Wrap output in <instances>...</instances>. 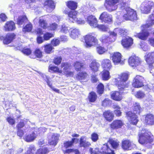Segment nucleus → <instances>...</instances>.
I'll return each mask as SVG.
<instances>
[{"instance_id":"f257e3e1","label":"nucleus","mask_w":154,"mask_h":154,"mask_svg":"<svg viewBox=\"0 0 154 154\" xmlns=\"http://www.w3.org/2000/svg\"><path fill=\"white\" fill-rule=\"evenodd\" d=\"M122 4L121 7L122 11L117 12L116 18L119 20H123L124 19L126 20H137V18L136 12L127 7L125 3H123Z\"/></svg>"},{"instance_id":"f03ea898","label":"nucleus","mask_w":154,"mask_h":154,"mask_svg":"<svg viewBox=\"0 0 154 154\" xmlns=\"http://www.w3.org/2000/svg\"><path fill=\"white\" fill-rule=\"evenodd\" d=\"M133 110L134 113L130 111L126 113V115L130 123L134 125H136L138 120L136 114H139L142 110L139 103H136L134 104Z\"/></svg>"},{"instance_id":"7ed1b4c3","label":"nucleus","mask_w":154,"mask_h":154,"mask_svg":"<svg viewBox=\"0 0 154 154\" xmlns=\"http://www.w3.org/2000/svg\"><path fill=\"white\" fill-rule=\"evenodd\" d=\"M129 76L128 72H123L119 75L118 79H115L113 80L115 84L118 86V89L121 91L125 88H127L128 85L126 82Z\"/></svg>"},{"instance_id":"20e7f679","label":"nucleus","mask_w":154,"mask_h":154,"mask_svg":"<svg viewBox=\"0 0 154 154\" xmlns=\"http://www.w3.org/2000/svg\"><path fill=\"white\" fill-rule=\"evenodd\" d=\"M154 25V14L150 15L146 24L142 26V32L137 34V36L140 39L145 40L149 35V33L147 31V28Z\"/></svg>"},{"instance_id":"39448f33","label":"nucleus","mask_w":154,"mask_h":154,"mask_svg":"<svg viewBox=\"0 0 154 154\" xmlns=\"http://www.w3.org/2000/svg\"><path fill=\"white\" fill-rule=\"evenodd\" d=\"M85 44V47L86 48H90L98 44V40L95 36L92 34L87 35L84 36Z\"/></svg>"},{"instance_id":"423d86ee","label":"nucleus","mask_w":154,"mask_h":154,"mask_svg":"<svg viewBox=\"0 0 154 154\" xmlns=\"http://www.w3.org/2000/svg\"><path fill=\"white\" fill-rule=\"evenodd\" d=\"M150 133L147 132L145 129H143L139 133V143L141 144L151 143L152 142V139L150 136Z\"/></svg>"},{"instance_id":"0eeeda50","label":"nucleus","mask_w":154,"mask_h":154,"mask_svg":"<svg viewBox=\"0 0 154 154\" xmlns=\"http://www.w3.org/2000/svg\"><path fill=\"white\" fill-rule=\"evenodd\" d=\"M69 20L72 22H76L78 24H82L85 23V21L81 19H78L77 17V13L75 11H71L68 12Z\"/></svg>"},{"instance_id":"6e6552de","label":"nucleus","mask_w":154,"mask_h":154,"mask_svg":"<svg viewBox=\"0 0 154 154\" xmlns=\"http://www.w3.org/2000/svg\"><path fill=\"white\" fill-rule=\"evenodd\" d=\"M60 135L57 133H49L48 134V143L51 145L55 146L57 144Z\"/></svg>"},{"instance_id":"1a4fd4ad","label":"nucleus","mask_w":154,"mask_h":154,"mask_svg":"<svg viewBox=\"0 0 154 154\" xmlns=\"http://www.w3.org/2000/svg\"><path fill=\"white\" fill-rule=\"evenodd\" d=\"M119 0H106L104 6L106 9L110 12L116 9L115 5Z\"/></svg>"},{"instance_id":"9d476101","label":"nucleus","mask_w":154,"mask_h":154,"mask_svg":"<svg viewBox=\"0 0 154 154\" xmlns=\"http://www.w3.org/2000/svg\"><path fill=\"white\" fill-rule=\"evenodd\" d=\"M111 59L115 65L119 64H123V62L122 61V55L119 52H116L112 53L110 56Z\"/></svg>"},{"instance_id":"9b49d317","label":"nucleus","mask_w":154,"mask_h":154,"mask_svg":"<svg viewBox=\"0 0 154 154\" xmlns=\"http://www.w3.org/2000/svg\"><path fill=\"white\" fill-rule=\"evenodd\" d=\"M153 3L150 1H145L141 5V10L145 14H148L150 11L151 8L153 6Z\"/></svg>"},{"instance_id":"f8f14e48","label":"nucleus","mask_w":154,"mask_h":154,"mask_svg":"<svg viewBox=\"0 0 154 154\" xmlns=\"http://www.w3.org/2000/svg\"><path fill=\"white\" fill-rule=\"evenodd\" d=\"M16 37V35L14 33H8L5 36H0V39L3 40V42L5 44H8L13 41Z\"/></svg>"},{"instance_id":"ddd939ff","label":"nucleus","mask_w":154,"mask_h":154,"mask_svg":"<svg viewBox=\"0 0 154 154\" xmlns=\"http://www.w3.org/2000/svg\"><path fill=\"white\" fill-rule=\"evenodd\" d=\"M129 65L134 67H136L142 63L140 59L135 56L130 57L128 60Z\"/></svg>"},{"instance_id":"4468645a","label":"nucleus","mask_w":154,"mask_h":154,"mask_svg":"<svg viewBox=\"0 0 154 154\" xmlns=\"http://www.w3.org/2000/svg\"><path fill=\"white\" fill-rule=\"evenodd\" d=\"M143 81L144 78L143 77L139 75H137L133 80L132 86L136 88L141 87L144 86Z\"/></svg>"},{"instance_id":"2eb2a0df","label":"nucleus","mask_w":154,"mask_h":154,"mask_svg":"<svg viewBox=\"0 0 154 154\" xmlns=\"http://www.w3.org/2000/svg\"><path fill=\"white\" fill-rule=\"evenodd\" d=\"M99 19L103 22L107 23L112 21V16L106 12H103L100 14Z\"/></svg>"},{"instance_id":"dca6fc26","label":"nucleus","mask_w":154,"mask_h":154,"mask_svg":"<svg viewBox=\"0 0 154 154\" xmlns=\"http://www.w3.org/2000/svg\"><path fill=\"white\" fill-rule=\"evenodd\" d=\"M86 21L91 26L95 28L97 26V21L94 16L91 15L88 16Z\"/></svg>"},{"instance_id":"f3484780","label":"nucleus","mask_w":154,"mask_h":154,"mask_svg":"<svg viewBox=\"0 0 154 154\" xmlns=\"http://www.w3.org/2000/svg\"><path fill=\"white\" fill-rule=\"evenodd\" d=\"M44 5L47 9V11L49 12L52 11L55 8V5L52 0H47L44 3Z\"/></svg>"},{"instance_id":"a211bd4d","label":"nucleus","mask_w":154,"mask_h":154,"mask_svg":"<svg viewBox=\"0 0 154 154\" xmlns=\"http://www.w3.org/2000/svg\"><path fill=\"white\" fill-rule=\"evenodd\" d=\"M146 62L149 64V68L152 67V64L154 63V51L149 53L145 56Z\"/></svg>"},{"instance_id":"6ab92c4d","label":"nucleus","mask_w":154,"mask_h":154,"mask_svg":"<svg viewBox=\"0 0 154 154\" xmlns=\"http://www.w3.org/2000/svg\"><path fill=\"white\" fill-rule=\"evenodd\" d=\"M133 43L132 39L127 36L123 38L122 41V44L123 46L126 48H129Z\"/></svg>"},{"instance_id":"aec40b11","label":"nucleus","mask_w":154,"mask_h":154,"mask_svg":"<svg viewBox=\"0 0 154 154\" xmlns=\"http://www.w3.org/2000/svg\"><path fill=\"white\" fill-rule=\"evenodd\" d=\"M135 145L130 140H125L122 142V148L124 150H131Z\"/></svg>"},{"instance_id":"412c9836","label":"nucleus","mask_w":154,"mask_h":154,"mask_svg":"<svg viewBox=\"0 0 154 154\" xmlns=\"http://www.w3.org/2000/svg\"><path fill=\"white\" fill-rule=\"evenodd\" d=\"M101 65L103 68L106 70H109L112 67L110 60L108 59L103 60L101 62Z\"/></svg>"},{"instance_id":"4be33fe9","label":"nucleus","mask_w":154,"mask_h":154,"mask_svg":"<svg viewBox=\"0 0 154 154\" xmlns=\"http://www.w3.org/2000/svg\"><path fill=\"white\" fill-rule=\"evenodd\" d=\"M79 146L80 147L86 148L90 146V143L86 140V137L85 136L81 137L80 140Z\"/></svg>"},{"instance_id":"5701e85b","label":"nucleus","mask_w":154,"mask_h":154,"mask_svg":"<svg viewBox=\"0 0 154 154\" xmlns=\"http://www.w3.org/2000/svg\"><path fill=\"white\" fill-rule=\"evenodd\" d=\"M102 154H115L114 151L109 147L108 143L103 144L101 147Z\"/></svg>"},{"instance_id":"b1692460","label":"nucleus","mask_w":154,"mask_h":154,"mask_svg":"<svg viewBox=\"0 0 154 154\" xmlns=\"http://www.w3.org/2000/svg\"><path fill=\"white\" fill-rule=\"evenodd\" d=\"M70 37L73 39H75L78 38L80 35V31L79 29L76 28H71L70 29Z\"/></svg>"},{"instance_id":"393cba45","label":"nucleus","mask_w":154,"mask_h":154,"mask_svg":"<svg viewBox=\"0 0 154 154\" xmlns=\"http://www.w3.org/2000/svg\"><path fill=\"white\" fill-rule=\"evenodd\" d=\"M74 66L75 70L79 71L85 69L86 67V65L84 63L81 62L76 61L73 63Z\"/></svg>"},{"instance_id":"a878e982","label":"nucleus","mask_w":154,"mask_h":154,"mask_svg":"<svg viewBox=\"0 0 154 154\" xmlns=\"http://www.w3.org/2000/svg\"><path fill=\"white\" fill-rule=\"evenodd\" d=\"M112 98L115 100L120 101L122 99V97L121 93L118 91H113L111 92Z\"/></svg>"},{"instance_id":"bb28decb","label":"nucleus","mask_w":154,"mask_h":154,"mask_svg":"<svg viewBox=\"0 0 154 154\" xmlns=\"http://www.w3.org/2000/svg\"><path fill=\"white\" fill-rule=\"evenodd\" d=\"M15 28V24L12 21L7 22L4 26L5 30L6 31H13Z\"/></svg>"},{"instance_id":"cd10ccee","label":"nucleus","mask_w":154,"mask_h":154,"mask_svg":"<svg viewBox=\"0 0 154 154\" xmlns=\"http://www.w3.org/2000/svg\"><path fill=\"white\" fill-rule=\"evenodd\" d=\"M37 135L35 132L30 134H26L23 137L24 139L28 142L33 141L36 138Z\"/></svg>"},{"instance_id":"c85d7f7f","label":"nucleus","mask_w":154,"mask_h":154,"mask_svg":"<svg viewBox=\"0 0 154 154\" xmlns=\"http://www.w3.org/2000/svg\"><path fill=\"white\" fill-rule=\"evenodd\" d=\"M145 122L147 124H154V116L151 114H148L145 117Z\"/></svg>"},{"instance_id":"c756f323","label":"nucleus","mask_w":154,"mask_h":154,"mask_svg":"<svg viewBox=\"0 0 154 154\" xmlns=\"http://www.w3.org/2000/svg\"><path fill=\"white\" fill-rule=\"evenodd\" d=\"M100 66L99 63L95 61H92L89 65L91 70L94 72L98 71Z\"/></svg>"},{"instance_id":"7c9ffc66","label":"nucleus","mask_w":154,"mask_h":154,"mask_svg":"<svg viewBox=\"0 0 154 154\" xmlns=\"http://www.w3.org/2000/svg\"><path fill=\"white\" fill-rule=\"evenodd\" d=\"M103 115L106 119L109 121H111L114 117V115L112 112L109 110H108L104 112Z\"/></svg>"},{"instance_id":"2f4dec72","label":"nucleus","mask_w":154,"mask_h":154,"mask_svg":"<svg viewBox=\"0 0 154 154\" xmlns=\"http://www.w3.org/2000/svg\"><path fill=\"white\" fill-rule=\"evenodd\" d=\"M122 125V122L121 120H116L111 125V127L113 129H118L121 128Z\"/></svg>"},{"instance_id":"473e14b6","label":"nucleus","mask_w":154,"mask_h":154,"mask_svg":"<svg viewBox=\"0 0 154 154\" xmlns=\"http://www.w3.org/2000/svg\"><path fill=\"white\" fill-rule=\"evenodd\" d=\"M100 40L103 43H109V42H113L115 41V39H112L109 35L108 36L105 35H103L101 38Z\"/></svg>"},{"instance_id":"72a5a7b5","label":"nucleus","mask_w":154,"mask_h":154,"mask_svg":"<svg viewBox=\"0 0 154 154\" xmlns=\"http://www.w3.org/2000/svg\"><path fill=\"white\" fill-rule=\"evenodd\" d=\"M101 75L103 80L105 81L108 80L111 77L109 72L107 70L102 72L101 73Z\"/></svg>"},{"instance_id":"f704fd0d","label":"nucleus","mask_w":154,"mask_h":154,"mask_svg":"<svg viewBox=\"0 0 154 154\" xmlns=\"http://www.w3.org/2000/svg\"><path fill=\"white\" fill-rule=\"evenodd\" d=\"M67 5L68 7L71 9L73 10V11H74V10L77 7V3L72 1L68 2Z\"/></svg>"},{"instance_id":"c9c22d12","label":"nucleus","mask_w":154,"mask_h":154,"mask_svg":"<svg viewBox=\"0 0 154 154\" xmlns=\"http://www.w3.org/2000/svg\"><path fill=\"white\" fill-rule=\"evenodd\" d=\"M61 69L62 73H65L69 70L70 68V65L67 63H62L61 65Z\"/></svg>"},{"instance_id":"e433bc0d","label":"nucleus","mask_w":154,"mask_h":154,"mask_svg":"<svg viewBox=\"0 0 154 154\" xmlns=\"http://www.w3.org/2000/svg\"><path fill=\"white\" fill-rule=\"evenodd\" d=\"M113 108L115 109L114 113L117 116H119L121 115L122 112L120 110L121 108L117 105H114L113 106Z\"/></svg>"},{"instance_id":"4c0bfd02","label":"nucleus","mask_w":154,"mask_h":154,"mask_svg":"<svg viewBox=\"0 0 154 154\" xmlns=\"http://www.w3.org/2000/svg\"><path fill=\"white\" fill-rule=\"evenodd\" d=\"M108 142L114 149L117 148L119 145V142L112 139H109Z\"/></svg>"},{"instance_id":"58836bf2","label":"nucleus","mask_w":154,"mask_h":154,"mask_svg":"<svg viewBox=\"0 0 154 154\" xmlns=\"http://www.w3.org/2000/svg\"><path fill=\"white\" fill-rule=\"evenodd\" d=\"M27 20V18L25 16H20L18 18L17 23L19 25H21L26 22Z\"/></svg>"},{"instance_id":"ea45409f","label":"nucleus","mask_w":154,"mask_h":154,"mask_svg":"<svg viewBox=\"0 0 154 154\" xmlns=\"http://www.w3.org/2000/svg\"><path fill=\"white\" fill-rule=\"evenodd\" d=\"M87 76V74L85 72H81L79 73L76 78L79 80H85Z\"/></svg>"},{"instance_id":"a19ab883","label":"nucleus","mask_w":154,"mask_h":154,"mask_svg":"<svg viewBox=\"0 0 154 154\" xmlns=\"http://www.w3.org/2000/svg\"><path fill=\"white\" fill-rule=\"evenodd\" d=\"M44 51L47 54H50L52 51V50L54 49L53 47L50 44L45 45Z\"/></svg>"},{"instance_id":"79ce46f5","label":"nucleus","mask_w":154,"mask_h":154,"mask_svg":"<svg viewBox=\"0 0 154 154\" xmlns=\"http://www.w3.org/2000/svg\"><path fill=\"white\" fill-rule=\"evenodd\" d=\"M136 97L138 98H142L145 96V93L142 91H139L135 93H132Z\"/></svg>"},{"instance_id":"37998d69","label":"nucleus","mask_w":154,"mask_h":154,"mask_svg":"<svg viewBox=\"0 0 154 154\" xmlns=\"http://www.w3.org/2000/svg\"><path fill=\"white\" fill-rule=\"evenodd\" d=\"M97 97V96L94 92H91L90 93L88 98L90 102H94L96 100Z\"/></svg>"},{"instance_id":"c03bdc74","label":"nucleus","mask_w":154,"mask_h":154,"mask_svg":"<svg viewBox=\"0 0 154 154\" xmlns=\"http://www.w3.org/2000/svg\"><path fill=\"white\" fill-rule=\"evenodd\" d=\"M34 54L35 55V56H32L31 55L30 57L32 58H35L37 57L38 58H40L42 57V51L39 49H37L35 50L34 52Z\"/></svg>"},{"instance_id":"a18cd8bd","label":"nucleus","mask_w":154,"mask_h":154,"mask_svg":"<svg viewBox=\"0 0 154 154\" xmlns=\"http://www.w3.org/2000/svg\"><path fill=\"white\" fill-rule=\"evenodd\" d=\"M119 30V28H116L112 32H109V36L111 38L112 37V39L114 38L115 40V38L117 36V34H118Z\"/></svg>"},{"instance_id":"49530a36","label":"nucleus","mask_w":154,"mask_h":154,"mask_svg":"<svg viewBox=\"0 0 154 154\" xmlns=\"http://www.w3.org/2000/svg\"><path fill=\"white\" fill-rule=\"evenodd\" d=\"M78 140V139L73 138L72 139L71 141L66 142L64 143V146L65 147L66 149L71 146L73 145V143L74 142L75 140Z\"/></svg>"},{"instance_id":"de8ad7c7","label":"nucleus","mask_w":154,"mask_h":154,"mask_svg":"<svg viewBox=\"0 0 154 154\" xmlns=\"http://www.w3.org/2000/svg\"><path fill=\"white\" fill-rule=\"evenodd\" d=\"M96 51L99 54H102L105 53L107 50L103 47L99 46L96 48Z\"/></svg>"},{"instance_id":"09e8293b","label":"nucleus","mask_w":154,"mask_h":154,"mask_svg":"<svg viewBox=\"0 0 154 154\" xmlns=\"http://www.w3.org/2000/svg\"><path fill=\"white\" fill-rule=\"evenodd\" d=\"M32 28V26L31 23H29L27 24L23 28V31L24 32H29L31 31Z\"/></svg>"},{"instance_id":"8fccbe9b","label":"nucleus","mask_w":154,"mask_h":154,"mask_svg":"<svg viewBox=\"0 0 154 154\" xmlns=\"http://www.w3.org/2000/svg\"><path fill=\"white\" fill-rule=\"evenodd\" d=\"M39 25L44 29H46L47 26L46 21L43 19H40L39 20Z\"/></svg>"},{"instance_id":"3c124183","label":"nucleus","mask_w":154,"mask_h":154,"mask_svg":"<svg viewBox=\"0 0 154 154\" xmlns=\"http://www.w3.org/2000/svg\"><path fill=\"white\" fill-rule=\"evenodd\" d=\"M69 28L66 26L64 25H63L60 28V32L66 34L69 32Z\"/></svg>"},{"instance_id":"603ef678","label":"nucleus","mask_w":154,"mask_h":154,"mask_svg":"<svg viewBox=\"0 0 154 154\" xmlns=\"http://www.w3.org/2000/svg\"><path fill=\"white\" fill-rule=\"evenodd\" d=\"M49 151L47 148H44L39 149L38 150L35 154H46Z\"/></svg>"},{"instance_id":"864d4df0","label":"nucleus","mask_w":154,"mask_h":154,"mask_svg":"<svg viewBox=\"0 0 154 154\" xmlns=\"http://www.w3.org/2000/svg\"><path fill=\"white\" fill-rule=\"evenodd\" d=\"M49 70L53 71L54 72H58L60 73H62V71L60 70L59 69L57 66H50L49 67Z\"/></svg>"},{"instance_id":"5fc2aeb1","label":"nucleus","mask_w":154,"mask_h":154,"mask_svg":"<svg viewBox=\"0 0 154 154\" xmlns=\"http://www.w3.org/2000/svg\"><path fill=\"white\" fill-rule=\"evenodd\" d=\"M53 37V35L51 33L46 32L44 34L43 38L44 40H49L51 38Z\"/></svg>"},{"instance_id":"6e6d98bb","label":"nucleus","mask_w":154,"mask_h":154,"mask_svg":"<svg viewBox=\"0 0 154 154\" xmlns=\"http://www.w3.org/2000/svg\"><path fill=\"white\" fill-rule=\"evenodd\" d=\"M35 150L34 146L31 145L28 148V150L25 154H34Z\"/></svg>"},{"instance_id":"4d7b16f0","label":"nucleus","mask_w":154,"mask_h":154,"mask_svg":"<svg viewBox=\"0 0 154 154\" xmlns=\"http://www.w3.org/2000/svg\"><path fill=\"white\" fill-rule=\"evenodd\" d=\"M97 89L98 93L99 94H102L104 91V86L102 84H100L98 85Z\"/></svg>"},{"instance_id":"13d9d810","label":"nucleus","mask_w":154,"mask_h":154,"mask_svg":"<svg viewBox=\"0 0 154 154\" xmlns=\"http://www.w3.org/2000/svg\"><path fill=\"white\" fill-rule=\"evenodd\" d=\"M99 29L103 31H107L109 29V28L107 26L104 25H98L97 26Z\"/></svg>"},{"instance_id":"bf43d9fd","label":"nucleus","mask_w":154,"mask_h":154,"mask_svg":"<svg viewBox=\"0 0 154 154\" xmlns=\"http://www.w3.org/2000/svg\"><path fill=\"white\" fill-rule=\"evenodd\" d=\"M91 138L94 142H96L98 139V135L95 133H93L91 135Z\"/></svg>"},{"instance_id":"052dcab7","label":"nucleus","mask_w":154,"mask_h":154,"mask_svg":"<svg viewBox=\"0 0 154 154\" xmlns=\"http://www.w3.org/2000/svg\"><path fill=\"white\" fill-rule=\"evenodd\" d=\"M89 150L91 154H99V153L101 152H99V149L98 148L93 149V148H90Z\"/></svg>"},{"instance_id":"680f3d73","label":"nucleus","mask_w":154,"mask_h":154,"mask_svg":"<svg viewBox=\"0 0 154 154\" xmlns=\"http://www.w3.org/2000/svg\"><path fill=\"white\" fill-rule=\"evenodd\" d=\"M62 58L60 57H55L54 60V63L56 65H58L61 62Z\"/></svg>"},{"instance_id":"e2e57ef3","label":"nucleus","mask_w":154,"mask_h":154,"mask_svg":"<svg viewBox=\"0 0 154 154\" xmlns=\"http://www.w3.org/2000/svg\"><path fill=\"white\" fill-rule=\"evenodd\" d=\"M111 103V101L108 99H105L102 103V105L104 106L109 105Z\"/></svg>"},{"instance_id":"0e129e2a","label":"nucleus","mask_w":154,"mask_h":154,"mask_svg":"<svg viewBox=\"0 0 154 154\" xmlns=\"http://www.w3.org/2000/svg\"><path fill=\"white\" fill-rule=\"evenodd\" d=\"M21 51L24 54L27 55H29L31 53V51L29 48H23Z\"/></svg>"},{"instance_id":"69168bd1","label":"nucleus","mask_w":154,"mask_h":154,"mask_svg":"<svg viewBox=\"0 0 154 154\" xmlns=\"http://www.w3.org/2000/svg\"><path fill=\"white\" fill-rule=\"evenodd\" d=\"M59 43V40L57 39H54L51 41V44L54 46H57Z\"/></svg>"},{"instance_id":"338daca9","label":"nucleus","mask_w":154,"mask_h":154,"mask_svg":"<svg viewBox=\"0 0 154 154\" xmlns=\"http://www.w3.org/2000/svg\"><path fill=\"white\" fill-rule=\"evenodd\" d=\"M118 34L121 35H125L127 33V30L125 29L119 28Z\"/></svg>"},{"instance_id":"774afa93","label":"nucleus","mask_w":154,"mask_h":154,"mask_svg":"<svg viewBox=\"0 0 154 154\" xmlns=\"http://www.w3.org/2000/svg\"><path fill=\"white\" fill-rule=\"evenodd\" d=\"M136 68L138 70L141 72H144L145 71L144 67L142 65V63L137 66Z\"/></svg>"}]
</instances>
